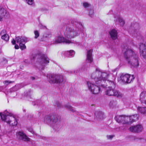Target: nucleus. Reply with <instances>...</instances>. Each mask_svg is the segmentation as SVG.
I'll return each instance as SVG.
<instances>
[{"mask_svg": "<svg viewBox=\"0 0 146 146\" xmlns=\"http://www.w3.org/2000/svg\"><path fill=\"white\" fill-rule=\"evenodd\" d=\"M109 74L106 72H102L100 69L97 68L95 72L91 75V78L94 80L96 84L99 86L105 88L108 87L115 88V85L113 81L107 80Z\"/></svg>", "mask_w": 146, "mask_h": 146, "instance_id": "obj_1", "label": "nucleus"}, {"mask_svg": "<svg viewBox=\"0 0 146 146\" xmlns=\"http://www.w3.org/2000/svg\"><path fill=\"white\" fill-rule=\"evenodd\" d=\"M71 25L70 27L66 28L65 33V36H85V33L83 31L84 27L82 24L78 22L75 19L71 21Z\"/></svg>", "mask_w": 146, "mask_h": 146, "instance_id": "obj_2", "label": "nucleus"}, {"mask_svg": "<svg viewBox=\"0 0 146 146\" xmlns=\"http://www.w3.org/2000/svg\"><path fill=\"white\" fill-rule=\"evenodd\" d=\"M60 117L58 114L52 113L46 115L44 118V122L47 124L52 126L54 130L58 131L60 125L59 123Z\"/></svg>", "mask_w": 146, "mask_h": 146, "instance_id": "obj_3", "label": "nucleus"}, {"mask_svg": "<svg viewBox=\"0 0 146 146\" xmlns=\"http://www.w3.org/2000/svg\"><path fill=\"white\" fill-rule=\"evenodd\" d=\"M124 57L128 63L134 67L139 65L138 55L131 49H127L124 53Z\"/></svg>", "mask_w": 146, "mask_h": 146, "instance_id": "obj_4", "label": "nucleus"}, {"mask_svg": "<svg viewBox=\"0 0 146 146\" xmlns=\"http://www.w3.org/2000/svg\"><path fill=\"white\" fill-rule=\"evenodd\" d=\"M138 117V115L137 114L129 116L117 115L115 117V119L118 123L123 124H130L133 122L137 120Z\"/></svg>", "mask_w": 146, "mask_h": 146, "instance_id": "obj_5", "label": "nucleus"}, {"mask_svg": "<svg viewBox=\"0 0 146 146\" xmlns=\"http://www.w3.org/2000/svg\"><path fill=\"white\" fill-rule=\"evenodd\" d=\"M0 116L1 119L7 123L10 124L11 123V125L13 126L17 125V120L12 113L5 111L3 114L0 113Z\"/></svg>", "mask_w": 146, "mask_h": 146, "instance_id": "obj_6", "label": "nucleus"}, {"mask_svg": "<svg viewBox=\"0 0 146 146\" xmlns=\"http://www.w3.org/2000/svg\"><path fill=\"white\" fill-rule=\"evenodd\" d=\"M39 57L40 58L38 59L37 61L39 63L40 65L43 67L42 69L43 70L44 67L45 66L47 65V64L49 63V59L47 56L44 54L41 55L39 54H35L33 56L34 59L35 58H38Z\"/></svg>", "mask_w": 146, "mask_h": 146, "instance_id": "obj_7", "label": "nucleus"}, {"mask_svg": "<svg viewBox=\"0 0 146 146\" xmlns=\"http://www.w3.org/2000/svg\"><path fill=\"white\" fill-rule=\"evenodd\" d=\"M27 41V38L26 37H16L15 40L13 39L11 42L14 45L16 42L19 44L20 48L23 50L26 48L25 44Z\"/></svg>", "mask_w": 146, "mask_h": 146, "instance_id": "obj_8", "label": "nucleus"}, {"mask_svg": "<svg viewBox=\"0 0 146 146\" xmlns=\"http://www.w3.org/2000/svg\"><path fill=\"white\" fill-rule=\"evenodd\" d=\"M49 82L51 83H60L64 81L63 76L59 74H52L49 76Z\"/></svg>", "mask_w": 146, "mask_h": 146, "instance_id": "obj_9", "label": "nucleus"}, {"mask_svg": "<svg viewBox=\"0 0 146 146\" xmlns=\"http://www.w3.org/2000/svg\"><path fill=\"white\" fill-rule=\"evenodd\" d=\"M87 84L89 90L93 94H97L101 92L100 88L98 86L95 85L90 82H88Z\"/></svg>", "mask_w": 146, "mask_h": 146, "instance_id": "obj_10", "label": "nucleus"}, {"mask_svg": "<svg viewBox=\"0 0 146 146\" xmlns=\"http://www.w3.org/2000/svg\"><path fill=\"white\" fill-rule=\"evenodd\" d=\"M63 43L65 44L73 43L68 37H56L54 40L53 41L54 44H57Z\"/></svg>", "mask_w": 146, "mask_h": 146, "instance_id": "obj_11", "label": "nucleus"}, {"mask_svg": "<svg viewBox=\"0 0 146 146\" xmlns=\"http://www.w3.org/2000/svg\"><path fill=\"white\" fill-rule=\"evenodd\" d=\"M121 80L124 83H129L135 78L133 75L122 74L120 76Z\"/></svg>", "mask_w": 146, "mask_h": 146, "instance_id": "obj_12", "label": "nucleus"}, {"mask_svg": "<svg viewBox=\"0 0 146 146\" xmlns=\"http://www.w3.org/2000/svg\"><path fill=\"white\" fill-rule=\"evenodd\" d=\"M130 27L133 30L131 33L132 36H135L137 35L140 29L139 24L137 23L133 22L131 24Z\"/></svg>", "mask_w": 146, "mask_h": 146, "instance_id": "obj_13", "label": "nucleus"}, {"mask_svg": "<svg viewBox=\"0 0 146 146\" xmlns=\"http://www.w3.org/2000/svg\"><path fill=\"white\" fill-rule=\"evenodd\" d=\"M10 17V15L9 12L5 8L0 7V21L8 19Z\"/></svg>", "mask_w": 146, "mask_h": 146, "instance_id": "obj_14", "label": "nucleus"}, {"mask_svg": "<svg viewBox=\"0 0 146 146\" xmlns=\"http://www.w3.org/2000/svg\"><path fill=\"white\" fill-rule=\"evenodd\" d=\"M17 136L19 140H22L24 141H29L30 139L23 132H19L17 134Z\"/></svg>", "mask_w": 146, "mask_h": 146, "instance_id": "obj_15", "label": "nucleus"}, {"mask_svg": "<svg viewBox=\"0 0 146 146\" xmlns=\"http://www.w3.org/2000/svg\"><path fill=\"white\" fill-rule=\"evenodd\" d=\"M129 129L131 132L139 133L143 129V127L141 125H138L131 127L129 128Z\"/></svg>", "mask_w": 146, "mask_h": 146, "instance_id": "obj_16", "label": "nucleus"}, {"mask_svg": "<svg viewBox=\"0 0 146 146\" xmlns=\"http://www.w3.org/2000/svg\"><path fill=\"white\" fill-rule=\"evenodd\" d=\"M139 48L140 55L143 58H146V46L145 44L140 43Z\"/></svg>", "mask_w": 146, "mask_h": 146, "instance_id": "obj_17", "label": "nucleus"}, {"mask_svg": "<svg viewBox=\"0 0 146 146\" xmlns=\"http://www.w3.org/2000/svg\"><path fill=\"white\" fill-rule=\"evenodd\" d=\"M95 119L97 121H100L103 119L104 117V113L102 111H97L95 113Z\"/></svg>", "mask_w": 146, "mask_h": 146, "instance_id": "obj_18", "label": "nucleus"}, {"mask_svg": "<svg viewBox=\"0 0 146 146\" xmlns=\"http://www.w3.org/2000/svg\"><path fill=\"white\" fill-rule=\"evenodd\" d=\"M114 21L119 24L121 26L123 27L124 25L125 22L124 20L120 16L115 17Z\"/></svg>", "mask_w": 146, "mask_h": 146, "instance_id": "obj_19", "label": "nucleus"}, {"mask_svg": "<svg viewBox=\"0 0 146 146\" xmlns=\"http://www.w3.org/2000/svg\"><path fill=\"white\" fill-rule=\"evenodd\" d=\"M21 88V85L20 84H17L14 86L10 88L8 91V92L12 93L17 91Z\"/></svg>", "mask_w": 146, "mask_h": 146, "instance_id": "obj_20", "label": "nucleus"}, {"mask_svg": "<svg viewBox=\"0 0 146 146\" xmlns=\"http://www.w3.org/2000/svg\"><path fill=\"white\" fill-rule=\"evenodd\" d=\"M146 100V92L143 91L140 95V100L142 104H143Z\"/></svg>", "mask_w": 146, "mask_h": 146, "instance_id": "obj_21", "label": "nucleus"}, {"mask_svg": "<svg viewBox=\"0 0 146 146\" xmlns=\"http://www.w3.org/2000/svg\"><path fill=\"white\" fill-rule=\"evenodd\" d=\"M86 61L90 63L92 62L93 61L92 57V51L91 50L88 51L87 52Z\"/></svg>", "mask_w": 146, "mask_h": 146, "instance_id": "obj_22", "label": "nucleus"}, {"mask_svg": "<svg viewBox=\"0 0 146 146\" xmlns=\"http://www.w3.org/2000/svg\"><path fill=\"white\" fill-rule=\"evenodd\" d=\"M114 88L108 87L106 91V94L108 96H112L113 94Z\"/></svg>", "mask_w": 146, "mask_h": 146, "instance_id": "obj_23", "label": "nucleus"}, {"mask_svg": "<svg viewBox=\"0 0 146 146\" xmlns=\"http://www.w3.org/2000/svg\"><path fill=\"white\" fill-rule=\"evenodd\" d=\"M75 53V52L73 50H70L66 51L65 53V54L66 56L71 57L74 56Z\"/></svg>", "mask_w": 146, "mask_h": 146, "instance_id": "obj_24", "label": "nucleus"}, {"mask_svg": "<svg viewBox=\"0 0 146 146\" xmlns=\"http://www.w3.org/2000/svg\"><path fill=\"white\" fill-rule=\"evenodd\" d=\"M89 66L90 64H88L86 63H84L81 67V72L87 70L89 68Z\"/></svg>", "mask_w": 146, "mask_h": 146, "instance_id": "obj_25", "label": "nucleus"}, {"mask_svg": "<svg viewBox=\"0 0 146 146\" xmlns=\"http://www.w3.org/2000/svg\"><path fill=\"white\" fill-rule=\"evenodd\" d=\"M64 107L67 109L69 110L72 112H76V111L75 110L74 108L72 107L68 104H66L64 105Z\"/></svg>", "mask_w": 146, "mask_h": 146, "instance_id": "obj_26", "label": "nucleus"}, {"mask_svg": "<svg viewBox=\"0 0 146 146\" xmlns=\"http://www.w3.org/2000/svg\"><path fill=\"white\" fill-rule=\"evenodd\" d=\"M110 36H117V33L115 29H113L109 32Z\"/></svg>", "mask_w": 146, "mask_h": 146, "instance_id": "obj_27", "label": "nucleus"}, {"mask_svg": "<svg viewBox=\"0 0 146 146\" xmlns=\"http://www.w3.org/2000/svg\"><path fill=\"white\" fill-rule=\"evenodd\" d=\"M138 110L142 114H145L146 113V107H138Z\"/></svg>", "mask_w": 146, "mask_h": 146, "instance_id": "obj_28", "label": "nucleus"}, {"mask_svg": "<svg viewBox=\"0 0 146 146\" xmlns=\"http://www.w3.org/2000/svg\"><path fill=\"white\" fill-rule=\"evenodd\" d=\"M113 94L112 96H115L117 97H121L122 96V95L120 92L115 90H114Z\"/></svg>", "mask_w": 146, "mask_h": 146, "instance_id": "obj_29", "label": "nucleus"}, {"mask_svg": "<svg viewBox=\"0 0 146 146\" xmlns=\"http://www.w3.org/2000/svg\"><path fill=\"white\" fill-rule=\"evenodd\" d=\"M0 35L1 36H9V35L7 34L6 31L5 30H3L1 32Z\"/></svg>", "mask_w": 146, "mask_h": 146, "instance_id": "obj_30", "label": "nucleus"}, {"mask_svg": "<svg viewBox=\"0 0 146 146\" xmlns=\"http://www.w3.org/2000/svg\"><path fill=\"white\" fill-rule=\"evenodd\" d=\"M14 82V81H11L9 80H5L3 82V84L6 86H7L9 84Z\"/></svg>", "mask_w": 146, "mask_h": 146, "instance_id": "obj_31", "label": "nucleus"}, {"mask_svg": "<svg viewBox=\"0 0 146 146\" xmlns=\"http://www.w3.org/2000/svg\"><path fill=\"white\" fill-rule=\"evenodd\" d=\"M7 61L6 59L4 58H2L0 59V62L4 64H6Z\"/></svg>", "mask_w": 146, "mask_h": 146, "instance_id": "obj_32", "label": "nucleus"}, {"mask_svg": "<svg viewBox=\"0 0 146 146\" xmlns=\"http://www.w3.org/2000/svg\"><path fill=\"white\" fill-rule=\"evenodd\" d=\"M55 104V105L58 108H60L62 106V104L58 101H56Z\"/></svg>", "mask_w": 146, "mask_h": 146, "instance_id": "obj_33", "label": "nucleus"}, {"mask_svg": "<svg viewBox=\"0 0 146 146\" xmlns=\"http://www.w3.org/2000/svg\"><path fill=\"white\" fill-rule=\"evenodd\" d=\"M27 3L29 5H32L34 3V0H26Z\"/></svg>", "mask_w": 146, "mask_h": 146, "instance_id": "obj_34", "label": "nucleus"}, {"mask_svg": "<svg viewBox=\"0 0 146 146\" xmlns=\"http://www.w3.org/2000/svg\"><path fill=\"white\" fill-rule=\"evenodd\" d=\"M80 69L79 68L76 69L75 70H73L72 71H71V73H74L75 74H77L79 73L80 72Z\"/></svg>", "mask_w": 146, "mask_h": 146, "instance_id": "obj_35", "label": "nucleus"}, {"mask_svg": "<svg viewBox=\"0 0 146 146\" xmlns=\"http://www.w3.org/2000/svg\"><path fill=\"white\" fill-rule=\"evenodd\" d=\"M94 11L93 9H90L89 12V15L90 17H92L93 15Z\"/></svg>", "mask_w": 146, "mask_h": 146, "instance_id": "obj_36", "label": "nucleus"}, {"mask_svg": "<svg viewBox=\"0 0 146 146\" xmlns=\"http://www.w3.org/2000/svg\"><path fill=\"white\" fill-rule=\"evenodd\" d=\"M1 38L6 42L8 41L9 39V37H1Z\"/></svg>", "mask_w": 146, "mask_h": 146, "instance_id": "obj_37", "label": "nucleus"}, {"mask_svg": "<svg viewBox=\"0 0 146 146\" xmlns=\"http://www.w3.org/2000/svg\"><path fill=\"white\" fill-rule=\"evenodd\" d=\"M83 5L84 8H86L89 7V5L88 3L86 2H85L84 3Z\"/></svg>", "mask_w": 146, "mask_h": 146, "instance_id": "obj_38", "label": "nucleus"}, {"mask_svg": "<svg viewBox=\"0 0 146 146\" xmlns=\"http://www.w3.org/2000/svg\"><path fill=\"white\" fill-rule=\"evenodd\" d=\"M46 35L48 36H56V35H53L52 34L51 32V31H49L47 32L46 33Z\"/></svg>", "mask_w": 146, "mask_h": 146, "instance_id": "obj_39", "label": "nucleus"}, {"mask_svg": "<svg viewBox=\"0 0 146 146\" xmlns=\"http://www.w3.org/2000/svg\"><path fill=\"white\" fill-rule=\"evenodd\" d=\"M114 137V135H107V137L108 139H111Z\"/></svg>", "mask_w": 146, "mask_h": 146, "instance_id": "obj_40", "label": "nucleus"}, {"mask_svg": "<svg viewBox=\"0 0 146 146\" xmlns=\"http://www.w3.org/2000/svg\"><path fill=\"white\" fill-rule=\"evenodd\" d=\"M34 33L35 35V36H39V34L38 32L37 31H34Z\"/></svg>", "mask_w": 146, "mask_h": 146, "instance_id": "obj_41", "label": "nucleus"}, {"mask_svg": "<svg viewBox=\"0 0 146 146\" xmlns=\"http://www.w3.org/2000/svg\"><path fill=\"white\" fill-rule=\"evenodd\" d=\"M40 102V101L39 100H38L36 102L35 104H34V105H35L36 104H37V105H39L40 104L39 103Z\"/></svg>", "mask_w": 146, "mask_h": 146, "instance_id": "obj_42", "label": "nucleus"}, {"mask_svg": "<svg viewBox=\"0 0 146 146\" xmlns=\"http://www.w3.org/2000/svg\"><path fill=\"white\" fill-rule=\"evenodd\" d=\"M15 47L16 49H18L19 48V46L17 45H15Z\"/></svg>", "mask_w": 146, "mask_h": 146, "instance_id": "obj_43", "label": "nucleus"}, {"mask_svg": "<svg viewBox=\"0 0 146 146\" xmlns=\"http://www.w3.org/2000/svg\"><path fill=\"white\" fill-rule=\"evenodd\" d=\"M41 113H42L41 112H38V114H37V116L38 117H40V116L41 114Z\"/></svg>", "mask_w": 146, "mask_h": 146, "instance_id": "obj_44", "label": "nucleus"}, {"mask_svg": "<svg viewBox=\"0 0 146 146\" xmlns=\"http://www.w3.org/2000/svg\"><path fill=\"white\" fill-rule=\"evenodd\" d=\"M30 78L32 80H34L35 79V77L33 76H31Z\"/></svg>", "mask_w": 146, "mask_h": 146, "instance_id": "obj_45", "label": "nucleus"}, {"mask_svg": "<svg viewBox=\"0 0 146 146\" xmlns=\"http://www.w3.org/2000/svg\"><path fill=\"white\" fill-rule=\"evenodd\" d=\"M3 86H0V91H2L3 89Z\"/></svg>", "mask_w": 146, "mask_h": 146, "instance_id": "obj_46", "label": "nucleus"}, {"mask_svg": "<svg viewBox=\"0 0 146 146\" xmlns=\"http://www.w3.org/2000/svg\"><path fill=\"white\" fill-rule=\"evenodd\" d=\"M111 39H116V38H117V37H111Z\"/></svg>", "mask_w": 146, "mask_h": 146, "instance_id": "obj_47", "label": "nucleus"}, {"mask_svg": "<svg viewBox=\"0 0 146 146\" xmlns=\"http://www.w3.org/2000/svg\"><path fill=\"white\" fill-rule=\"evenodd\" d=\"M47 37H41V40L42 41H43V40H44L43 39L44 38H46Z\"/></svg>", "mask_w": 146, "mask_h": 146, "instance_id": "obj_48", "label": "nucleus"}, {"mask_svg": "<svg viewBox=\"0 0 146 146\" xmlns=\"http://www.w3.org/2000/svg\"><path fill=\"white\" fill-rule=\"evenodd\" d=\"M143 104H144L146 105V100H145V101L144 102V103Z\"/></svg>", "mask_w": 146, "mask_h": 146, "instance_id": "obj_49", "label": "nucleus"}, {"mask_svg": "<svg viewBox=\"0 0 146 146\" xmlns=\"http://www.w3.org/2000/svg\"><path fill=\"white\" fill-rule=\"evenodd\" d=\"M38 37H35V38L36 39Z\"/></svg>", "mask_w": 146, "mask_h": 146, "instance_id": "obj_50", "label": "nucleus"}, {"mask_svg": "<svg viewBox=\"0 0 146 146\" xmlns=\"http://www.w3.org/2000/svg\"><path fill=\"white\" fill-rule=\"evenodd\" d=\"M30 131L31 132V133H32L33 131H32V130H31V131Z\"/></svg>", "mask_w": 146, "mask_h": 146, "instance_id": "obj_51", "label": "nucleus"}, {"mask_svg": "<svg viewBox=\"0 0 146 146\" xmlns=\"http://www.w3.org/2000/svg\"><path fill=\"white\" fill-rule=\"evenodd\" d=\"M58 36L59 37V36Z\"/></svg>", "mask_w": 146, "mask_h": 146, "instance_id": "obj_52", "label": "nucleus"}]
</instances>
